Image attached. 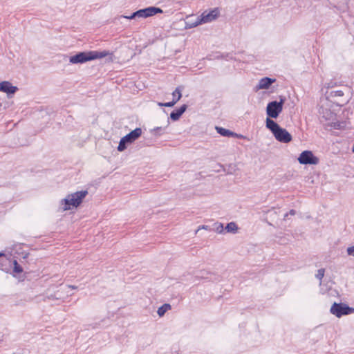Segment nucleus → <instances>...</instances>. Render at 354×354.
I'll list each match as a JSON object with an SVG mask.
<instances>
[{"label": "nucleus", "instance_id": "nucleus-23", "mask_svg": "<svg viewBox=\"0 0 354 354\" xmlns=\"http://www.w3.org/2000/svg\"><path fill=\"white\" fill-rule=\"evenodd\" d=\"M225 228L223 223H218L216 227V232L221 234L223 232Z\"/></svg>", "mask_w": 354, "mask_h": 354}, {"label": "nucleus", "instance_id": "nucleus-16", "mask_svg": "<svg viewBox=\"0 0 354 354\" xmlns=\"http://www.w3.org/2000/svg\"><path fill=\"white\" fill-rule=\"evenodd\" d=\"M225 230L227 232L234 234L238 230V226L234 222H230L226 225Z\"/></svg>", "mask_w": 354, "mask_h": 354}, {"label": "nucleus", "instance_id": "nucleus-31", "mask_svg": "<svg viewBox=\"0 0 354 354\" xmlns=\"http://www.w3.org/2000/svg\"><path fill=\"white\" fill-rule=\"evenodd\" d=\"M352 151L354 152V144H353V148H352Z\"/></svg>", "mask_w": 354, "mask_h": 354}, {"label": "nucleus", "instance_id": "nucleus-2", "mask_svg": "<svg viewBox=\"0 0 354 354\" xmlns=\"http://www.w3.org/2000/svg\"><path fill=\"white\" fill-rule=\"evenodd\" d=\"M87 190L76 192L68 194L65 198L62 200V204L64 205V210L71 209L72 207H78L83 201V199L87 196Z\"/></svg>", "mask_w": 354, "mask_h": 354}, {"label": "nucleus", "instance_id": "nucleus-9", "mask_svg": "<svg viewBox=\"0 0 354 354\" xmlns=\"http://www.w3.org/2000/svg\"><path fill=\"white\" fill-rule=\"evenodd\" d=\"M219 15L220 11L218 8H216L209 12H203L199 18L202 24L207 23L216 19L219 16Z\"/></svg>", "mask_w": 354, "mask_h": 354}, {"label": "nucleus", "instance_id": "nucleus-5", "mask_svg": "<svg viewBox=\"0 0 354 354\" xmlns=\"http://www.w3.org/2000/svg\"><path fill=\"white\" fill-rule=\"evenodd\" d=\"M163 10L155 6H149L143 9H140L134 12H133L129 16L121 15L120 17L128 19H133L136 17L141 18H147L149 17H152L156 15V14L162 13Z\"/></svg>", "mask_w": 354, "mask_h": 354}, {"label": "nucleus", "instance_id": "nucleus-21", "mask_svg": "<svg viewBox=\"0 0 354 354\" xmlns=\"http://www.w3.org/2000/svg\"><path fill=\"white\" fill-rule=\"evenodd\" d=\"M343 95H344V92L342 90L331 91L330 93V96H331V97H342Z\"/></svg>", "mask_w": 354, "mask_h": 354}, {"label": "nucleus", "instance_id": "nucleus-8", "mask_svg": "<svg viewBox=\"0 0 354 354\" xmlns=\"http://www.w3.org/2000/svg\"><path fill=\"white\" fill-rule=\"evenodd\" d=\"M275 139L281 143H289L292 141L291 134L284 128L279 127L273 134Z\"/></svg>", "mask_w": 354, "mask_h": 354}, {"label": "nucleus", "instance_id": "nucleus-15", "mask_svg": "<svg viewBox=\"0 0 354 354\" xmlns=\"http://www.w3.org/2000/svg\"><path fill=\"white\" fill-rule=\"evenodd\" d=\"M266 127L274 134L280 126L274 121L272 118L267 117L266 120Z\"/></svg>", "mask_w": 354, "mask_h": 354}, {"label": "nucleus", "instance_id": "nucleus-10", "mask_svg": "<svg viewBox=\"0 0 354 354\" xmlns=\"http://www.w3.org/2000/svg\"><path fill=\"white\" fill-rule=\"evenodd\" d=\"M18 91V88L13 86L8 81H3L0 82V91L6 93L8 97H11Z\"/></svg>", "mask_w": 354, "mask_h": 354}, {"label": "nucleus", "instance_id": "nucleus-12", "mask_svg": "<svg viewBox=\"0 0 354 354\" xmlns=\"http://www.w3.org/2000/svg\"><path fill=\"white\" fill-rule=\"evenodd\" d=\"M277 81L275 78H270L268 77H265L261 78L259 84L255 87V91H257L261 89H268L271 86V85Z\"/></svg>", "mask_w": 354, "mask_h": 354}, {"label": "nucleus", "instance_id": "nucleus-11", "mask_svg": "<svg viewBox=\"0 0 354 354\" xmlns=\"http://www.w3.org/2000/svg\"><path fill=\"white\" fill-rule=\"evenodd\" d=\"M183 86H179L176 88V89L173 91V100L171 102H165V107H172L174 106L182 97V91L183 90Z\"/></svg>", "mask_w": 354, "mask_h": 354}, {"label": "nucleus", "instance_id": "nucleus-1", "mask_svg": "<svg viewBox=\"0 0 354 354\" xmlns=\"http://www.w3.org/2000/svg\"><path fill=\"white\" fill-rule=\"evenodd\" d=\"M113 53L109 50L103 51H81L75 55L69 57V62L73 64H84L88 61L100 59L112 55Z\"/></svg>", "mask_w": 354, "mask_h": 354}, {"label": "nucleus", "instance_id": "nucleus-22", "mask_svg": "<svg viewBox=\"0 0 354 354\" xmlns=\"http://www.w3.org/2000/svg\"><path fill=\"white\" fill-rule=\"evenodd\" d=\"M165 128L162 127H156L154 128L152 131L153 132L154 135L156 136H160L162 134V132L164 131Z\"/></svg>", "mask_w": 354, "mask_h": 354}, {"label": "nucleus", "instance_id": "nucleus-4", "mask_svg": "<svg viewBox=\"0 0 354 354\" xmlns=\"http://www.w3.org/2000/svg\"><path fill=\"white\" fill-rule=\"evenodd\" d=\"M142 135V129L140 127L136 128L134 130L131 131L126 136H123L119 142V145L117 147L118 151H124L127 146L131 143H133L135 140L138 139Z\"/></svg>", "mask_w": 354, "mask_h": 354}, {"label": "nucleus", "instance_id": "nucleus-27", "mask_svg": "<svg viewBox=\"0 0 354 354\" xmlns=\"http://www.w3.org/2000/svg\"><path fill=\"white\" fill-rule=\"evenodd\" d=\"M208 228V226L207 225H202V226H200L198 230H196V232L200 230L201 229H205V230H207Z\"/></svg>", "mask_w": 354, "mask_h": 354}, {"label": "nucleus", "instance_id": "nucleus-25", "mask_svg": "<svg viewBox=\"0 0 354 354\" xmlns=\"http://www.w3.org/2000/svg\"><path fill=\"white\" fill-rule=\"evenodd\" d=\"M346 252L348 255L354 257V245L348 247Z\"/></svg>", "mask_w": 354, "mask_h": 354}, {"label": "nucleus", "instance_id": "nucleus-24", "mask_svg": "<svg viewBox=\"0 0 354 354\" xmlns=\"http://www.w3.org/2000/svg\"><path fill=\"white\" fill-rule=\"evenodd\" d=\"M324 275V269H319L317 271V274H316V277L319 279H322V277Z\"/></svg>", "mask_w": 354, "mask_h": 354}, {"label": "nucleus", "instance_id": "nucleus-7", "mask_svg": "<svg viewBox=\"0 0 354 354\" xmlns=\"http://www.w3.org/2000/svg\"><path fill=\"white\" fill-rule=\"evenodd\" d=\"M298 161L301 165H317L319 158L313 154V151L305 150L300 153Z\"/></svg>", "mask_w": 354, "mask_h": 354}, {"label": "nucleus", "instance_id": "nucleus-14", "mask_svg": "<svg viewBox=\"0 0 354 354\" xmlns=\"http://www.w3.org/2000/svg\"><path fill=\"white\" fill-rule=\"evenodd\" d=\"M216 132L223 137L243 138L242 135L237 134L229 129L221 127H216Z\"/></svg>", "mask_w": 354, "mask_h": 354}, {"label": "nucleus", "instance_id": "nucleus-6", "mask_svg": "<svg viewBox=\"0 0 354 354\" xmlns=\"http://www.w3.org/2000/svg\"><path fill=\"white\" fill-rule=\"evenodd\" d=\"M330 313L337 317L354 313V308L349 307L343 303H334L330 308Z\"/></svg>", "mask_w": 354, "mask_h": 354}, {"label": "nucleus", "instance_id": "nucleus-32", "mask_svg": "<svg viewBox=\"0 0 354 354\" xmlns=\"http://www.w3.org/2000/svg\"><path fill=\"white\" fill-rule=\"evenodd\" d=\"M177 96H178V93H176L175 94V97H177Z\"/></svg>", "mask_w": 354, "mask_h": 354}, {"label": "nucleus", "instance_id": "nucleus-18", "mask_svg": "<svg viewBox=\"0 0 354 354\" xmlns=\"http://www.w3.org/2000/svg\"><path fill=\"white\" fill-rule=\"evenodd\" d=\"M200 24H202V22L201 21L200 18L198 17H197V19H196V21L194 22H189V21L186 22L185 28H194Z\"/></svg>", "mask_w": 354, "mask_h": 354}, {"label": "nucleus", "instance_id": "nucleus-20", "mask_svg": "<svg viewBox=\"0 0 354 354\" xmlns=\"http://www.w3.org/2000/svg\"><path fill=\"white\" fill-rule=\"evenodd\" d=\"M13 272L17 274H20L23 272L21 266L16 260L13 262Z\"/></svg>", "mask_w": 354, "mask_h": 354}, {"label": "nucleus", "instance_id": "nucleus-28", "mask_svg": "<svg viewBox=\"0 0 354 354\" xmlns=\"http://www.w3.org/2000/svg\"><path fill=\"white\" fill-rule=\"evenodd\" d=\"M158 105L159 106H165V102H158Z\"/></svg>", "mask_w": 354, "mask_h": 354}, {"label": "nucleus", "instance_id": "nucleus-19", "mask_svg": "<svg viewBox=\"0 0 354 354\" xmlns=\"http://www.w3.org/2000/svg\"><path fill=\"white\" fill-rule=\"evenodd\" d=\"M346 126V123L344 122H332L330 127L335 129H344Z\"/></svg>", "mask_w": 354, "mask_h": 354}, {"label": "nucleus", "instance_id": "nucleus-30", "mask_svg": "<svg viewBox=\"0 0 354 354\" xmlns=\"http://www.w3.org/2000/svg\"><path fill=\"white\" fill-rule=\"evenodd\" d=\"M0 256H4V253L0 252Z\"/></svg>", "mask_w": 354, "mask_h": 354}, {"label": "nucleus", "instance_id": "nucleus-29", "mask_svg": "<svg viewBox=\"0 0 354 354\" xmlns=\"http://www.w3.org/2000/svg\"><path fill=\"white\" fill-rule=\"evenodd\" d=\"M68 288H77L76 286L74 285H68Z\"/></svg>", "mask_w": 354, "mask_h": 354}, {"label": "nucleus", "instance_id": "nucleus-3", "mask_svg": "<svg viewBox=\"0 0 354 354\" xmlns=\"http://www.w3.org/2000/svg\"><path fill=\"white\" fill-rule=\"evenodd\" d=\"M286 97L280 95L279 101L274 100L268 103L266 106L267 117L276 119L283 111Z\"/></svg>", "mask_w": 354, "mask_h": 354}, {"label": "nucleus", "instance_id": "nucleus-33", "mask_svg": "<svg viewBox=\"0 0 354 354\" xmlns=\"http://www.w3.org/2000/svg\"><path fill=\"white\" fill-rule=\"evenodd\" d=\"M1 106V103L0 102V107Z\"/></svg>", "mask_w": 354, "mask_h": 354}, {"label": "nucleus", "instance_id": "nucleus-17", "mask_svg": "<svg viewBox=\"0 0 354 354\" xmlns=\"http://www.w3.org/2000/svg\"><path fill=\"white\" fill-rule=\"evenodd\" d=\"M171 308V305L169 304H165L158 309V315L160 317H162L166 312L169 310Z\"/></svg>", "mask_w": 354, "mask_h": 354}, {"label": "nucleus", "instance_id": "nucleus-26", "mask_svg": "<svg viewBox=\"0 0 354 354\" xmlns=\"http://www.w3.org/2000/svg\"><path fill=\"white\" fill-rule=\"evenodd\" d=\"M296 214V211L295 209H290L289 211V212L286 213L285 215H284V218L283 219L286 220V218L288 217V215H295Z\"/></svg>", "mask_w": 354, "mask_h": 354}, {"label": "nucleus", "instance_id": "nucleus-13", "mask_svg": "<svg viewBox=\"0 0 354 354\" xmlns=\"http://www.w3.org/2000/svg\"><path fill=\"white\" fill-rule=\"evenodd\" d=\"M187 109V104H183L181 105L178 109H176L174 110H173L171 113H170V119L172 120V121H177L178 120L180 117L182 116V115L186 111Z\"/></svg>", "mask_w": 354, "mask_h": 354}]
</instances>
